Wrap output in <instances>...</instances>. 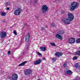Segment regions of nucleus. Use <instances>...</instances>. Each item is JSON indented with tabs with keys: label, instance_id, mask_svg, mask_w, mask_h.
<instances>
[{
	"label": "nucleus",
	"instance_id": "obj_8",
	"mask_svg": "<svg viewBox=\"0 0 80 80\" xmlns=\"http://www.w3.org/2000/svg\"><path fill=\"white\" fill-rule=\"evenodd\" d=\"M24 74L26 76H29L32 74V71L30 69H27L24 72Z\"/></svg>",
	"mask_w": 80,
	"mask_h": 80
},
{
	"label": "nucleus",
	"instance_id": "obj_1",
	"mask_svg": "<svg viewBox=\"0 0 80 80\" xmlns=\"http://www.w3.org/2000/svg\"><path fill=\"white\" fill-rule=\"evenodd\" d=\"M78 6H79L78 2H73L69 6V10L71 12H73L75 9H77L78 7Z\"/></svg>",
	"mask_w": 80,
	"mask_h": 80
},
{
	"label": "nucleus",
	"instance_id": "obj_12",
	"mask_svg": "<svg viewBox=\"0 0 80 80\" xmlns=\"http://www.w3.org/2000/svg\"><path fill=\"white\" fill-rule=\"evenodd\" d=\"M41 62H42V60L39 59L36 61L34 62V65H38L40 64Z\"/></svg>",
	"mask_w": 80,
	"mask_h": 80
},
{
	"label": "nucleus",
	"instance_id": "obj_32",
	"mask_svg": "<svg viewBox=\"0 0 80 80\" xmlns=\"http://www.w3.org/2000/svg\"><path fill=\"white\" fill-rule=\"evenodd\" d=\"M8 54L9 55V54H10V51H9L8 52Z\"/></svg>",
	"mask_w": 80,
	"mask_h": 80
},
{
	"label": "nucleus",
	"instance_id": "obj_16",
	"mask_svg": "<svg viewBox=\"0 0 80 80\" xmlns=\"http://www.w3.org/2000/svg\"><path fill=\"white\" fill-rule=\"evenodd\" d=\"M72 72L70 71V70H68L66 72L67 74H68V75H71V74H72Z\"/></svg>",
	"mask_w": 80,
	"mask_h": 80
},
{
	"label": "nucleus",
	"instance_id": "obj_28",
	"mask_svg": "<svg viewBox=\"0 0 80 80\" xmlns=\"http://www.w3.org/2000/svg\"><path fill=\"white\" fill-rule=\"evenodd\" d=\"M13 33L14 34V35H17V32L15 31H14L13 32Z\"/></svg>",
	"mask_w": 80,
	"mask_h": 80
},
{
	"label": "nucleus",
	"instance_id": "obj_21",
	"mask_svg": "<svg viewBox=\"0 0 80 80\" xmlns=\"http://www.w3.org/2000/svg\"><path fill=\"white\" fill-rule=\"evenodd\" d=\"M76 42L77 43H80V38H78V39H77L76 41Z\"/></svg>",
	"mask_w": 80,
	"mask_h": 80
},
{
	"label": "nucleus",
	"instance_id": "obj_15",
	"mask_svg": "<svg viewBox=\"0 0 80 80\" xmlns=\"http://www.w3.org/2000/svg\"><path fill=\"white\" fill-rule=\"evenodd\" d=\"M27 62V61H25L24 62H23L22 63L19 64L18 66V67H20L21 66H23L25 64V63H26Z\"/></svg>",
	"mask_w": 80,
	"mask_h": 80
},
{
	"label": "nucleus",
	"instance_id": "obj_30",
	"mask_svg": "<svg viewBox=\"0 0 80 80\" xmlns=\"http://www.w3.org/2000/svg\"><path fill=\"white\" fill-rule=\"evenodd\" d=\"M63 66L65 68L67 67V65L66 64H64Z\"/></svg>",
	"mask_w": 80,
	"mask_h": 80
},
{
	"label": "nucleus",
	"instance_id": "obj_34",
	"mask_svg": "<svg viewBox=\"0 0 80 80\" xmlns=\"http://www.w3.org/2000/svg\"><path fill=\"white\" fill-rule=\"evenodd\" d=\"M37 2H38L37 1H36L35 2V3H37Z\"/></svg>",
	"mask_w": 80,
	"mask_h": 80
},
{
	"label": "nucleus",
	"instance_id": "obj_24",
	"mask_svg": "<svg viewBox=\"0 0 80 80\" xmlns=\"http://www.w3.org/2000/svg\"><path fill=\"white\" fill-rule=\"evenodd\" d=\"M51 26L52 27H55V24L53 22L51 24Z\"/></svg>",
	"mask_w": 80,
	"mask_h": 80
},
{
	"label": "nucleus",
	"instance_id": "obj_31",
	"mask_svg": "<svg viewBox=\"0 0 80 80\" xmlns=\"http://www.w3.org/2000/svg\"><path fill=\"white\" fill-rule=\"evenodd\" d=\"M64 13H65V12L63 11H61V13H62V14H63Z\"/></svg>",
	"mask_w": 80,
	"mask_h": 80
},
{
	"label": "nucleus",
	"instance_id": "obj_26",
	"mask_svg": "<svg viewBox=\"0 0 80 80\" xmlns=\"http://www.w3.org/2000/svg\"><path fill=\"white\" fill-rule=\"evenodd\" d=\"M37 54L38 55H39V56L42 55V54H41V53H40L39 52H37Z\"/></svg>",
	"mask_w": 80,
	"mask_h": 80
},
{
	"label": "nucleus",
	"instance_id": "obj_22",
	"mask_svg": "<svg viewBox=\"0 0 80 80\" xmlns=\"http://www.w3.org/2000/svg\"><path fill=\"white\" fill-rule=\"evenodd\" d=\"M6 15V13L5 12H2L1 13V15H2V16L3 17L5 16Z\"/></svg>",
	"mask_w": 80,
	"mask_h": 80
},
{
	"label": "nucleus",
	"instance_id": "obj_35",
	"mask_svg": "<svg viewBox=\"0 0 80 80\" xmlns=\"http://www.w3.org/2000/svg\"><path fill=\"white\" fill-rule=\"evenodd\" d=\"M27 24L26 23H25L24 24V25H25V26H27Z\"/></svg>",
	"mask_w": 80,
	"mask_h": 80
},
{
	"label": "nucleus",
	"instance_id": "obj_5",
	"mask_svg": "<svg viewBox=\"0 0 80 80\" xmlns=\"http://www.w3.org/2000/svg\"><path fill=\"white\" fill-rule=\"evenodd\" d=\"M9 78L11 80H17L18 79V75L15 73L14 74L12 77Z\"/></svg>",
	"mask_w": 80,
	"mask_h": 80
},
{
	"label": "nucleus",
	"instance_id": "obj_20",
	"mask_svg": "<svg viewBox=\"0 0 80 80\" xmlns=\"http://www.w3.org/2000/svg\"><path fill=\"white\" fill-rule=\"evenodd\" d=\"M10 5V2H7L6 3V7H7V6H9Z\"/></svg>",
	"mask_w": 80,
	"mask_h": 80
},
{
	"label": "nucleus",
	"instance_id": "obj_9",
	"mask_svg": "<svg viewBox=\"0 0 80 80\" xmlns=\"http://www.w3.org/2000/svg\"><path fill=\"white\" fill-rule=\"evenodd\" d=\"M68 42L69 43L72 44L75 42V39L74 38H71L68 39Z\"/></svg>",
	"mask_w": 80,
	"mask_h": 80
},
{
	"label": "nucleus",
	"instance_id": "obj_2",
	"mask_svg": "<svg viewBox=\"0 0 80 80\" xmlns=\"http://www.w3.org/2000/svg\"><path fill=\"white\" fill-rule=\"evenodd\" d=\"M63 32L62 31H60V32H59L58 34H57L55 35V37L57 38H58V39H60V40H62L63 39V38L61 37L60 35V34H62L63 33Z\"/></svg>",
	"mask_w": 80,
	"mask_h": 80
},
{
	"label": "nucleus",
	"instance_id": "obj_25",
	"mask_svg": "<svg viewBox=\"0 0 80 80\" xmlns=\"http://www.w3.org/2000/svg\"><path fill=\"white\" fill-rule=\"evenodd\" d=\"M45 28H44V27H41V31H43L44 30H45Z\"/></svg>",
	"mask_w": 80,
	"mask_h": 80
},
{
	"label": "nucleus",
	"instance_id": "obj_7",
	"mask_svg": "<svg viewBox=\"0 0 80 80\" xmlns=\"http://www.w3.org/2000/svg\"><path fill=\"white\" fill-rule=\"evenodd\" d=\"M22 9L20 8H18L17 10H16L14 12V14L15 15H19L21 13Z\"/></svg>",
	"mask_w": 80,
	"mask_h": 80
},
{
	"label": "nucleus",
	"instance_id": "obj_17",
	"mask_svg": "<svg viewBox=\"0 0 80 80\" xmlns=\"http://www.w3.org/2000/svg\"><path fill=\"white\" fill-rule=\"evenodd\" d=\"M75 55L80 56V51H77L75 52Z\"/></svg>",
	"mask_w": 80,
	"mask_h": 80
},
{
	"label": "nucleus",
	"instance_id": "obj_4",
	"mask_svg": "<svg viewBox=\"0 0 80 80\" xmlns=\"http://www.w3.org/2000/svg\"><path fill=\"white\" fill-rule=\"evenodd\" d=\"M68 19L70 21H73L74 19V16L71 13H68Z\"/></svg>",
	"mask_w": 80,
	"mask_h": 80
},
{
	"label": "nucleus",
	"instance_id": "obj_29",
	"mask_svg": "<svg viewBox=\"0 0 80 80\" xmlns=\"http://www.w3.org/2000/svg\"><path fill=\"white\" fill-rule=\"evenodd\" d=\"M28 48H29L28 46H26V48H25V49L26 50H28Z\"/></svg>",
	"mask_w": 80,
	"mask_h": 80
},
{
	"label": "nucleus",
	"instance_id": "obj_36",
	"mask_svg": "<svg viewBox=\"0 0 80 80\" xmlns=\"http://www.w3.org/2000/svg\"><path fill=\"white\" fill-rule=\"evenodd\" d=\"M58 2H59L60 0H57Z\"/></svg>",
	"mask_w": 80,
	"mask_h": 80
},
{
	"label": "nucleus",
	"instance_id": "obj_10",
	"mask_svg": "<svg viewBox=\"0 0 80 80\" xmlns=\"http://www.w3.org/2000/svg\"><path fill=\"white\" fill-rule=\"evenodd\" d=\"M30 34H27L25 36V41L27 43L29 42V40H30Z\"/></svg>",
	"mask_w": 80,
	"mask_h": 80
},
{
	"label": "nucleus",
	"instance_id": "obj_13",
	"mask_svg": "<svg viewBox=\"0 0 80 80\" xmlns=\"http://www.w3.org/2000/svg\"><path fill=\"white\" fill-rule=\"evenodd\" d=\"M62 55H63V53L61 52H57L55 54V55L57 57H60Z\"/></svg>",
	"mask_w": 80,
	"mask_h": 80
},
{
	"label": "nucleus",
	"instance_id": "obj_23",
	"mask_svg": "<svg viewBox=\"0 0 80 80\" xmlns=\"http://www.w3.org/2000/svg\"><path fill=\"white\" fill-rule=\"evenodd\" d=\"M50 44L51 45H52V46H56L55 44V43L53 42H51Z\"/></svg>",
	"mask_w": 80,
	"mask_h": 80
},
{
	"label": "nucleus",
	"instance_id": "obj_18",
	"mask_svg": "<svg viewBox=\"0 0 80 80\" xmlns=\"http://www.w3.org/2000/svg\"><path fill=\"white\" fill-rule=\"evenodd\" d=\"M57 60V58H52V62H55Z\"/></svg>",
	"mask_w": 80,
	"mask_h": 80
},
{
	"label": "nucleus",
	"instance_id": "obj_19",
	"mask_svg": "<svg viewBox=\"0 0 80 80\" xmlns=\"http://www.w3.org/2000/svg\"><path fill=\"white\" fill-rule=\"evenodd\" d=\"M75 67L76 68H78V67L80 68V66L78 65V63H76L75 64Z\"/></svg>",
	"mask_w": 80,
	"mask_h": 80
},
{
	"label": "nucleus",
	"instance_id": "obj_27",
	"mask_svg": "<svg viewBox=\"0 0 80 80\" xmlns=\"http://www.w3.org/2000/svg\"><path fill=\"white\" fill-rule=\"evenodd\" d=\"M77 57L75 56L73 58V60H77Z\"/></svg>",
	"mask_w": 80,
	"mask_h": 80
},
{
	"label": "nucleus",
	"instance_id": "obj_6",
	"mask_svg": "<svg viewBox=\"0 0 80 80\" xmlns=\"http://www.w3.org/2000/svg\"><path fill=\"white\" fill-rule=\"evenodd\" d=\"M62 21L66 25H68V24L70 23V21L68 18H65L62 20Z\"/></svg>",
	"mask_w": 80,
	"mask_h": 80
},
{
	"label": "nucleus",
	"instance_id": "obj_33",
	"mask_svg": "<svg viewBox=\"0 0 80 80\" xmlns=\"http://www.w3.org/2000/svg\"><path fill=\"white\" fill-rule=\"evenodd\" d=\"M9 9H10V8H7V10H9Z\"/></svg>",
	"mask_w": 80,
	"mask_h": 80
},
{
	"label": "nucleus",
	"instance_id": "obj_3",
	"mask_svg": "<svg viewBox=\"0 0 80 80\" xmlns=\"http://www.w3.org/2000/svg\"><path fill=\"white\" fill-rule=\"evenodd\" d=\"M41 9L42 13H46L48 10V7H47V5H44L42 7Z\"/></svg>",
	"mask_w": 80,
	"mask_h": 80
},
{
	"label": "nucleus",
	"instance_id": "obj_14",
	"mask_svg": "<svg viewBox=\"0 0 80 80\" xmlns=\"http://www.w3.org/2000/svg\"><path fill=\"white\" fill-rule=\"evenodd\" d=\"M40 49L41 51H42V52H45L46 50V48H45V47H41L40 48Z\"/></svg>",
	"mask_w": 80,
	"mask_h": 80
},
{
	"label": "nucleus",
	"instance_id": "obj_11",
	"mask_svg": "<svg viewBox=\"0 0 80 80\" xmlns=\"http://www.w3.org/2000/svg\"><path fill=\"white\" fill-rule=\"evenodd\" d=\"M7 36V33L5 32H2L0 33L1 38H4Z\"/></svg>",
	"mask_w": 80,
	"mask_h": 80
}]
</instances>
